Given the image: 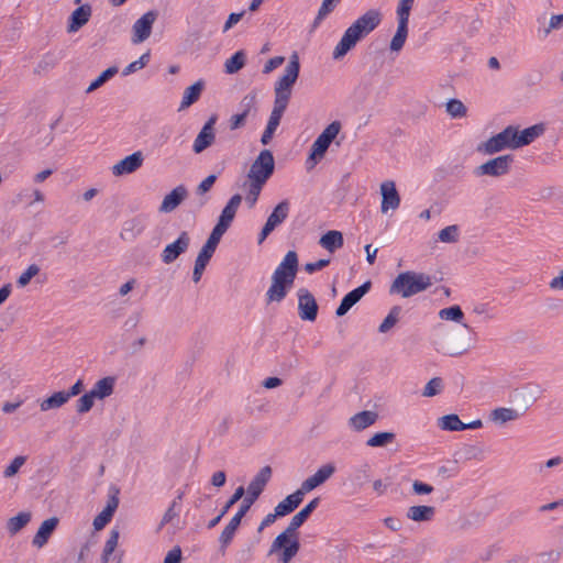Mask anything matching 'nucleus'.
<instances>
[{
    "mask_svg": "<svg viewBox=\"0 0 563 563\" xmlns=\"http://www.w3.org/2000/svg\"><path fill=\"white\" fill-rule=\"evenodd\" d=\"M383 20V14L378 9H369L357 18L343 33L341 40L332 52V58L340 60L352 51L358 42L372 33Z\"/></svg>",
    "mask_w": 563,
    "mask_h": 563,
    "instance_id": "f257e3e1",
    "label": "nucleus"
},
{
    "mask_svg": "<svg viewBox=\"0 0 563 563\" xmlns=\"http://www.w3.org/2000/svg\"><path fill=\"white\" fill-rule=\"evenodd\" d=\"M299 271L296 251H288L271 277V286L265 294L266 305L282 302L294 287Z\"/></svg>",
    "mask_w": 563,
    "mask_h": 563,
    "instance_id": "f03ea898",
    "label": "nucleus"
},
{
    "mask_svg": "<svg viewBox=\"0 0 563 563\" xmlns=\"http://www.w3.org/2000/svg\"><path fill=\"white\" fill-rule=\"evenodd\" d=\"M431 277L424 273H417L413 271L401 272L393 280L389 292L398 294L402 298H409L421 291H424L431 286Z\"/></svg>",
    "mask_w": 563,
    "mask_h": 563,
    "instance_id": "7ed1b4c3",
    "label": "nucleus"
},
{
    "mask_svg": "<svg viewBox=\"0 0 563 563\" xmlns=\"http://www.w3.org/2000/svg\"><path fill=\"white\" fill-rule=\"evenodd\" d=\"M413 2L415 0L398 1L396 9L397 30L389 43V49L391 53H399L406 44L409 32V16Z\"/></svg>",
    "mask_w": 563,
    "mask_h": 563,
    "instance_id": "20e7f679",
    "label": "nucleus"
},
{
    "mask_svg": "<svg viewBox=\"0 0 563 563\" xmlns=\"http://www.w3.org/2000/svg\"><path fill=\"white\" fill-rule=\"evenodd\" d=\"M300 75V62L296 52L289 57V62L284 69L283 75L275 82V98L290 100L292 88Z\"/></svg>",
    "mask_w": 563,
    "mask_h": 563,
    "instance_id": "39448f33",
    "label": "nucleus"
},
{
    "mask_svg": "<svg viewBox=\"0 0 563 563\" xmlns=\"http://www.w3.org/2000/svg\"><path fill=\"white\" fill-rule=\"evenodd\" d=\"M275 157L271 150L264 148L252 163L246 175L247 181L266 185L275 173Z\"/></svg>",
    "mask_w": 563,
    "mask_h": 563,
    "instance_id": "423d86ee",
    "label": "nucleus"
},
{
    "mask_svg": "<svg viewBox=\"0 0 563 563\" xmlns=\"http://www.w3.org/2000/svg\"><path fill=\"white\" fill-rule=\"evenodd\" d=\"M514 162L515 156L512 154L499 155L476 166L473 170V174L476 177H501L510 172Z\"/></svg>",
    "mask_w": 563,
    "mask_h": 563,
    "instance_id": "0eeeda50",
    "label": "nucleus"
},
{
    "mask_svg": "<svg viewBox=\"0 0 563 563\" xmlns=\"http://www.w3.org/2000/svg\"><path fill=\"white\" fill-rule=\"evenodd\" d=\"M505 150H517L509 125L476 147V151L484 155H494Z\"/></svg>",
    "mask_w": 563,
    "mask_h": 563,
    "instance_id": "6e6552de",
    "label": "nucleus"
},
{
    "mask_svg": "<svg viewBox=\"0 0 563 563\" xmlns=\"http://www.w3.org/2000/svg\"><path fill=\"white\" fill-rule=\"evenodd\" d=\"M299 550V540L278 534L273 541L268 554L277 553L279 563H289Z\"/></svg>",
    "mask_w": 563,
    "mask_h": 563,
    "instance_id": "1a4fd4ad",
    "label": "nucleus"
},
{
    "mask_svg": "<svg viewBox=\"0 0 563 563\" xmlns=\"http://www.w3.org/2000/svg\"><path fill=\"white\" fill-rule=\"evenodd\" d=\"M298 316L302 321L314 322L319 313V303L313 294L301 287L297 290Z\"/></svg>",
    "mask_w": 563,
    "mask_h": 563,
    "instance_id": "9d476101",
    "label": "nucleus"
},
{
    "mask_svg": "<svg viewBox=\"0 0 563 563\" xmlns=\"http://www.w3.org/2000/svg\"><path fill=\"white\" fill-rule=\"evenodd\" d=\"M119 494L120 489L117 486H110L107 504L93 519L92 526L95 531L102 530L111 522L120 504Z\"/></svg>",
    "mask_w": 563,
    "mask_h": 563,
    "instance_id": "9b49d317",
    "label": "nucleus"
},
{
    "mask_svg": "<svg viewBox=\"0 0 563 563\" xmlns=\"http://www.w3.org/2000/svg\"><path fill=\"white\" fill-rule=\"evenodd\" d=\"M516 148H521L534 142L538 137L543 135L547 125L543 122L530 125L526 129L520 130L519 125H509Z\"/></svg>",
    "mask_w": 563,
    "mask_h": 563,
    "instance_id": "f8f14e48",
    "label": "nucleus"
},
{
    "mask_svg": "<svg viewBox=\"0 0 563 563\" xmlns=\"http://www.w3.org/2000/svg\"><path fill=\"white\" fill-rule=\"evenodd\" d=\"M158 14L157 10H150L134 22L131 37L133 44L143 43L150 37Z\"/></svg>",
    "mask_w": 563,
    "mask_h": 563,
    "instance_id": "ddd939ff",
    "label": "nucleus"
},
{
    "mask_svg": "<svg viewBox=\"0 0 563 563\" xmlns=\"http://www.w3.org/2000/svg\"><path fill=\"white\" fill-rule=\"evenodd\" d=\"M218 121V114L213 113L209 117V119L205 122L201 130L197 134L194 144L192 152L195 154H200L207 148H209L216 140L214 126Z\"/></svg>",
    "mask_w": 563,
    "mask_h": 563,
    "instance_id": "4468645a",
    "label": "nucleus"
},
{
    "mask_svg": "<svg viewBox=\"0 0 563 563\" xmlns=\"http://www.w3.org/2000/svg\"><path fill=\"white\" fill-rule=\"evenodd\" d=\"M190 235L187 231L180 232L178 238L167 244L161 253V260L164 264L174 263L181 254L186 253L190 245Z\"/></svg>",
    "mask_w": 563,
    "mask_h": 563,
    "instance_id": "2eb2a0df",
    "label": "nucleus"
},
{
    "mask_svg": "<svg viewBox=\"0 0 563 563\" xmlns=\"http://www.w3.org/2000/svg\"><path fill=\"white\" fill-rule=\"evenodd\" d=\"M372 288V282L368 279L364 282L362 285L352 289L347 294L343 296L340 305L335 309V316L341 318L345 316L350 309L355 306Z\"/></svg>",
    "mask_w": 563,
    "mask_h": 563,
    "instance_id": "dca6fc26",
    "label": "nucleus"
},
{
    "mask_svg": "<svg viewBox=\"0 0 563 563\" xmlns=\"http://www.w3.org/2000/svg\"><path fill=\"white\" fill-rule=\"evenodd\" d=\"M143 153L141 151L133 152L112 166V174L117 177L130 175L136 172L143 165Z\"/></svg>",
    "mask_w": 563,
    "mask_h": 563,
    "instance_id": "f3484780",
    "label": "nucleus"
},
{
    "mask_svg": "<svg viewBox=\"0 0 563 563\" xmlns=\"http://www.w3.org/2000/svg\"><path fill=\"white\" fill-rule=\"evenodd\" d=\"M273 474V470L269 465L262 467L258 473L250 482L246 490V497L256 501L261 494L264 492L267 483L269 482Z\"/></svg>",
    "mask_w": 563,
    "mask_h": 563,
    "instance_id": "a211bd4d",
    "label": "nucleus"
},
{
    "mask_svg": "<svg viewBox=\"0 0 563 563\" xmlns=\"http://www.w3.org/2000/svg\"><path fill=\"white\" fill-rule=\"evenodd\" d=\"M92 9L89 3L80 4L67 18L66 30L68 33H75L85 26L91 18Z\"/></svg>",
    "mask_w": 563,
    "mask_h": 563,
    "instance_id": "6ab92c4d",
    "label": "nucleus"
},
{
    "mask_svg": "<svg viewBox=\"0 0 563 563\" xmlns=\"http://www.w3.org/2000/svg\"><path fill=\"white\" fill-rule=\"evenodd\" d=\"M188 197V189L185 185H178L173 188L162 200L158 208L162 213H169L178 208L183 201Z\"/></svg>",
    "mask_w": 563,
    "mask_h": 563,
    "instance_id": "aec40b11",
    "label": "nucleus"
},
{
    "mask_svg": "<svg viewBox=\"0 0 563 563\" xmlns=\"http://www.w3.org/2000/svg\"><path fill=\"white\" fill-rule=\"evenodd\" d=\"M382 205L380 210L383 213L388 209H397L400 205V195L393 180H386L380 185Z\"/></svg>",
    "mask_w": 563,
    "mask_h": 563,
    "instance_id": "412c9836",
    "label": "nucleus"
},
{
    "mask_svg": "<svg viewBox=\"0 0 563 563\" xmlns=\"http://www.w3.org/2000/svg\"><path fill=\"white\" fill-rule=\"evenodd\" d=\"M242 199L243 198L240 194H234L231 196V198L227 201L225 206L221 210L217 223L230 229L232 222L235 219L236 211L242 202Z\"/></svg>",
    "mask_w": 563,
    "mask_h": 563,
    "instance_id": "4be33fe9",
    "label": "nucleus"
},
{
    "mask_svg": "<svg viewBox=\"0 0 563 563\" xmlns=\"http://www.w3.org/2000/svg\"><path fill=\"white\" fill-rule=\"evenodd\" d=\"M58 523L59 519L57 517L45 519L38 527L33 538L32 544L37 548L44 547L56 530Z\"/></svg>",
    "mask_w": 563,
    "mask_h": 563,
    "instance_id": "5701e85b",
    "label": "nucleus"
},
{
    "mask_svg": "<svg viewBox=\"0 0 563 563\" xmlns=\"http://www.w3.org/2000/svg\"><path fill=\"white\" fill-rule=\"evenodd\" d=\"M205 87L206 81L203 79H198L192 85L185 88L178 111H183L196 103L200 99Z\"/></svg>",
    "mask_w": 563,
    "mask_h": 563,
    "instance_id": "b1692460",
    "label": "nucleus"
},
{
    "mask_svg": "<svg viewBox=\"0 0 563 563\" xmlns=\"http://www.w3.org/2000/svg\"><path fill=\"white\" fill-rule=\"evenodd\" d=\"M378 419V413L372 410H363L349 420V426L355 431H363L366 428L373 426Z\"/></svg>",
    "mask_w": 563,
    "mask_h": 563,
    "instance_id": "393cba45",
    "label": "nucleus"
},
{
    "mask_svg": "<svg viewBox=\"0 0 563 563\" xmlns=\"http://www.w3.org/2000/svg\"><path fill=\"white\" fill-rule=\"evenodd\" d=\"M114 386L115 377L106 376L98 379L89 391L93 395L96 399L103 400L113 394Z\"/></svg>",
    "mask_w": 563,
    "mask_h": 563,
    "instance_id": "a878e982",
    "label": "nucleus"
},
{
    "mask_svg": "<svg viewBox=\"0 0 563 563\" xmlns=\"http://www.w3.org/2000/svg\"><path fill=\"white\" fill-rule=\"evenodd\" d=\"M319 244L328 252L334 253L344 245L343 233L338 230H329L321 235Z\"/></svg>",
    "mask_w": 563,
    "mask_h": 563,
    "instance_id": "bb28decb",
    "label": "nucleus"
},
{
    "mask_svg": "<svg viewBox=\"0 0 563 563\" xmlns=\"http://www.w3.org/2000/svg\"><path fill=\"white\" fill-rule=\"evenodd\" d=\"M303 501V497L295 490L292 494L287 495L282 501L277 504L275 510L279 517H285L294 512Z\"/></svg>",
    "mask_w": 563,
    "mask_h": 563,
    "instance_id": "cd10ccee",
    "label": "nucleus"
},
{
    "mask_svg": "<svg viewBox=\"0 0 563 563\" xmlns=\"http://www.w3.org/2000/svg\"><path fill=\"white\" fill-rule=\"evenodd\" d=\"M484 459V450L475 444H464L454 453V464L467 462L471 460L482 461Z\"/></svg>",
    "mask_w": 563,
    "mask_h": 563,
    "instance_id": "c85d7f7f",
    "label": "nucleus"
},
{
    "mask_svg": "<svg viewBox=\"0 0 563 563\" xmlns=\"http://www.w3.org/2000/svg\"><path fill=\"white\" fill-rule=\"evenodd\" d=\"M289 211L290 202L287 199H284L274 207L271 214L267 217L266 222H268L269 225H273V228H277L287 219Z\"/></svg>",
    "mask_w": 563,
    "mask_h": 563,
    "instance_id": "c756f323",
    "label": "nucleus"
},
{
    "mask_svg": "<svg viewBox=\"0 0 563 563\" xmlns=\"http://www.w3.org/2000/svg\"><path fill=\"white\" fill-rule=\"evenodd\" d=\"M435 508L427 505H418L409 507L407 517L416 522L429 521L433 518Z\"/></svg>",
    "mask_w": 563,
    "mask_h": 563,
    "instance_id": "7c9ffc66",
    "label": "nucleus"
},
{
    "mask_svg": "<svg viewBox=\"0 0 563 563\" xmlns=\"http://www.w3.org/2000/svg\"><path fill=\"white\" fill-rule=\"evenodd\" d=\"M246 64V53L244 49H239L233 53L224 63V73L234 75L239 73Z\"/></svg>",
    "mask_w": 563,
    "mask_h": 563,
    "instance_id": "2f4dec72",
    "label": "nucleus"
},
{
    "mask_svg": "<svg viewBox=\"0 0 563 563\" xmlns=\"http://www.w3.org/2000/svg\"><path fill=\"white\" fill-rule=\"evenodd\" d=\"M522 415L523 412H519L517 409L514 408L498 407L492 410L490 420L497 424H504L508 421L520 418Z\"/></svg>",
    "mask_w": 563,
    "mask_h": 563,
    "instance_id": "473e14b6",
    "label": "nucleus"
},
{
    "mask_svg": "<svg viewBox=\"0 0 563 563\" xmlns=\"http://www.w3.org/2000/svg\"><path fill=\"white\" fill-rule=\"evenodd\" d=\"M32 515L30 511H20L11 517L7 522V530L10 536H14L27 526L31 521Z\"/></svg>",
    "mask_w": 563,
    "mask_h": 563,
    "instance_id": "72a5a7b5",
    "label": "nucleus"
},
{
    "mask_svg": "<svg viewBox=\"0 0 563 563\" xmlns=\"http://www.w3.org/2000/svg\"><path fill=\"white\" fill-rule=\"evenodd\" d=\"M438 427L444 431H464V422L456 413H448L438 419Z\"/></svg>",
    "mask_w": 563,
    "mask_h": 563,
    "instance_id": "f704fd0d",
    "label": "nucleus"
},
{
    "mask_svg": "<svg viewBox=\"0 0 563 563\" xmlns=\"http://www.w3.org/2000/svg\"><path fill=\"white\" fill-rule=\"evenodd\" d=\"M68 400L69 398L65 390L54 391L51 396H48L41 402V410L47 411L51 409L60 408L62 406L67 404Z\"/></svg>",
    "mask_w": 563,
    "mask_h": 563,
    "instance_id": "c9c22d12",
    "label": "nucleus"
},
{
    "mask_svg": "<svg viewBox=\"0 0 563 563\" xmlns=\"http://www.w3.org/2000/svg\"><path fill=\"white\" fill-rule=\"evenodd\" d=\"M118 73H119V67L118 66H110V67H108L107 69L101 71L99 74V76H97L90 82V85L86 89V93H90V92L99 89L100 87L106 85L110 79H112Z\"/></svg>",
    "mask_w": 563,
    "mask_h": 563,
    "instance_id": "e433bc0d",
    "label": "nucleus"
},
{
    "mask_svg": "<svg viewBox=\"0 0 563 563\" xmlns=\"http://www.w3.org/2000/svg\"><path fill=\"white\" fill-rule=\"evenodd\" d=\"M396 439V433L393 431H378L375 432L367 441L366 445L371 448H385L393 443Z\"/></svg>",
    "mask_w": 563,
    "mask_h": 563,
    "instance_id": "4c0bfd02",
    "label": "nucleus"
},
{
    "mask_svg": "<svg viewBox=\"0 0 563 563\" xmlns=\"http://www.w3.org/2000/svg\"><path fill=\"white\" fill-rule=\"evenodd\" d=\"M241 525L236 523L235 521L233 520H230L229 523L224 527V529L222 530L220 537H219V542H220V551L222 553L225 552V549L231 544V542L233 541V538L236 533V531L239 530Z\"/></svg>",
    "mask_w": 563,
    "mask_h": 563,
    "instance_id": "58836bf2",
    "label": "nucleus"
},
{
    "mask_svg": "<svg viewBox=\"0 0 563 563\" xmlns=\"http://www.w3.org/2000/svg\"><path fill=\"white\" fill-rule=\"evenodd\" d=\"M402 308L398 305L391 307L388 314L384 318L382 323L378 327L379 333H387L391 330L399 320V314L401 313Z\"/></svg>",
    "mask_w": 563,
    "mask_h": 563,
    "instance_id": "ea45409f",
    "label": "nucleus"
},
{
    "mask_svg": "<svg viewBox=\"0 0 563 563\" xmlns=\"http://www.w3.org/2000/svg\"><path fill=\"white\" fill-rule=\"evenodd\" d=\"M321 503V497H314L311 499L303 508H301L292 519L296 520L299 525H303L312 515V512L318 508Z\"/></svg>",
    "mask_w": 563,
    "mask_h": 563,
    "instance_id": "a19ab883",
    "label": "nucleus"
},
{
    "mask_svg": "<svg viewBox=\"0 0 563 563\" xmlns=\"http://www.w3.org/2000/svg\"><path fill=\"white\" fill-rule=\"evenodd\" d=\"M439 317L442 320L461 322L464 319V312L459 305H452L450 307L441 309L439 312Z\"/></svg>",
    "mask_w": 563,
    "mask_h": 563,
    "instance_id": "79ce46f5",
    "label": "nucleus"
},
{
    "mask_svg": "<svg viewBox=\"0 0 563 563\" xmlns=\"http://www.w3.org/2000/svg\"><path fill=\"white\" fill-rule=\"evenodd\" d=\"M257 92L255 90L250 91L247 95H245L241 102L240 108L242 109L241 112H245L246 115H250L251 112H254V115L257 112Z\"/></svg>",
    "mask_w": 563,
    "mask_h": 563,
    "instance_id": "37998d69",
    "label": "nucleus"
},
{
    "mask_svg": "<svg viewBox=\"0 0 563 563\" xmlns=\"http://www.w3.org/2000/svg\"><path fill=\"white\" fill-rule=\"evenodd\" d=\"M183 498V494H179L177 496V498H175L172 504L169 505V507L167 508V510L165 511L163 518H162V521H161V527L172 522V520L176 517L179 516V512H180V503L179 500H181Z\"/></svg>",
    "mask_w": 563,
    "mask_h": 563,
    "instance_id": "c03bdc74",
    "label": "nucleus"
},
{
    "mask_svg": "<svg viewBox=\"0 0 563 563\" xmlns=\"http://www.w3.org/2000/svg\"><path fill=\"white\" fill-rule=\"evenodd\" d=\"M151 60V52L147 51L144 54H142L139 59L130 63L128 66L123 68L122 76H129L133 73H135L139 69L144 68Z\"/></svg>",
    "mask_w": 563,
    "mask_h": 563,
    "instance_id": "a18cd8bd",
    "label": "nucleus"
},
{
    "mask_svg": "<svg viewBox=\"0 0 563 563\" xmlns=\"http://www.w3.org/2000/svg\"><path fill=\"white\" fill-rule=\"evenodd\" d=\"M460 228L456 224L448 225L438 232V238L443 243H455L459 240Z\"/></svg>",
    "mask_w": 563,
    "mask_h": 563,
    "instance_id": "49530a36",
    "label": "nucleus"
},
{
    "mask_svg": "<svg viewBox=\"0 0 563 563\" xmlns=\"http://www.w3.org/2000/svg\"><path fill=\"white\" fill-rule=\"evenodd\" d=\"M96 398L90 391H86L82 394L76 401V411L80 415L89 412L93 405Z\"/></svg>",
    "mask_w": 563,
    "mask_h": 563,
    "instance_id": "de8ad7c7",
    "label": "nucleus"
},
{
    "mask_svg": "<svg viewBox=\"0 0 563 563\" xmlns=\"http://www.w3.org/2000/svg\"><path fill=\"white\" fill-rule=\"evenodd\" d=\"M446 112L452 118H463L467 112V108L461 100L452 98L446 102Z\"/></svg>",
    "mask_w": 563,
    "mask_h": 563,
    "instance_id": "09e8293b",
    "label": "nucleus"
},
{
    "mask_svg": "<svg viewBox=\"0 0 563 563\" xmlns=\"http://www.w3.org/2000/svg\"><path fill=\"white\" fill-rule=\"evenodd\" d=\"M444 384L441 377H432L424 386L422 396L434 397L443 390Z\"/></svg>",
    "mask_w": 563,
    "mask_h": 563,
    "instance_id": "8fccbe9b",
    "label": "nucleus"
},
{
    "mask_svg": "<svg viewBox=\"0 0 563 563\" xmlns=\"http://www.w3.org/2000/svg\"><path fill=\"white\" fill-rule=\"evenodd\" d=\"M247 184H249V188H247V192L245 196V201H246L249 208H253L258 200V197L261 195V191L264 188V185L254 183V181H247Z\"/></svg>",
    "mask_w": 563,
    "mask_h": 563,
    "instance_id": "3c124183",
    "label": "nucleus"
},
{
    "mask_svg": "<svg viewBox=\"0 0 563 563\" xmlns=\"http://www.w3.org/2000/svg\"><path fill=\"white\" fill-rule=\"evenodd\" d=\"M289 101L285 99L275 98L273 110L269 115V120L275 121L278 125L283 119V115L288 107Z\"/></svg>",
    "mask_w": 563,
    "mask_h": 563,
    "instance_id": "603ef678",
    "label": "nucleus"
},
{
    "mask_svg": "<svg viewBox=\"0 0 563 563\" xmlns=\"http://www.w3.org/2000/svg\"><path fill=\"white\" fill-rule=\"evenodd\" d=\"M40 273V267L36 264H31L16 279V286L24 288L30 284L33 277Z\"/></svg>",
    "mask_w": 563,
    "mask_h": 563,
    "instance_id": "864d4df0",
    "label": "nucleus"
},
{
    "mask_svg": "<svg viewBox=\"0 0 563 563\" xmlns=\"http://www.w3.org/2000/svg\"><path fill=\"white\" fill-rule=\"evenodd\" d=\"M58 62V57L56 56L55 53H52V52H47L46 54H44L41 58V60L38 62L36 68H35V73H41V71H47L52 68L55 67V65L57 64Z\"/></svg>",
    "mask_w": 563,
    "mask_h": 563,
    "instance_id": "5fc2aeb1",
    "label": "nucleus"
},
{
    "mask_svg": "<svg viewBox=\"0 0 563 563\" xmlns=\"http://www.w3.org/2000/svg\"><path fill=\"white\" fill-rule=\"evenodd\" d=\"M341 129L342 124L340 121H332L324 128V130L319 134V136L328 141L329 143H332L339 135Z\"/></svg>",
    "mask_w": 563,
    "mask_h": 563,
    "instance_id": "6e6d98bb",
    "label": "nucleus"
},
{
    "mask_svg": "<svg viewBox=\"0 0 563 563\" xmlns=\"http://www.w3.org/2000/svg\"><path fill=\"white\" fill-rule=\"evenodd\" d=\"M335 470L336 467L333 463H327L319 467L313 476L321 486L335 473Z\"/></svg>",
    "mask_w": 563,
    "mask_h": 563,
    "instance_id": "4d7b16f0",
    "label": "nucleus"
},
{
    "mask_svg": "<svg viewBox=\"0 0 563 563\" xmlns=\"http://www.w3.org/2000/svg\"><path fill=\"white\" fill-rule=\"evenodd\" d=\"M229 228H225L219 223L216 222L214 227L212 228L209 236L206 240V243L210 244L213 247H218L222 236L227 233Z\"/></svg>",
    "mask_w": 563,
    "mask_h": 563,
    "instance_id": "13d9d810",
    "label": "nucleus"
},
{
    "mask_svg": "<svg viewBox=\"0 0 563 563\" xmlns=\"http://www.w3.org/2000/svg\"><path fill=\"white\" fill-rule=\"evenodd\" d=\"M26 462V456L24 455H18L15 456L9 465L3 471V476L7 478L13 477L16 475L20 471V468L24 465Z\"/></svg>",
    "mask_w": 563,
    "mask_h": 563,
    "instance_id": "bf43d9fd",
    "label": "nucleus"
},
{
    "mask_svg": "<svg viewBox=\"0 0 563 563\" xmlns=\"http://www.w3.org/2000/svg\"><path fill=\"white\" fill-rule=\"evenodd\" d=\"M563 26V13L553 14L550 18L549 26L544 30H539V37L544 40L552 30H560Z\"/></svg>",
    "mask_w": 563,
    "mask_h": 563,
    "instance_id": "052dcab7",
    "label": "nucleus"
},
{
    "mask_svg": "<svg viewBox=\"0 0 563 563\" xmlns=\"http://www.w3.org/2000/svg\"><path fill=\"white\" fill-rule=\"evenodd\" d=\"M218 177H219V174H210V175H208L196 187V194L198 196L206 195L208 191H210L212 189V187L216 184Z\"/></svg>",
    "mask_w": 563,
    "mask_h": 563,
    "instance_id": "680f3d73",
    "label": "nucleus"
},
{
    "mask_svg": "<svg viewBox=\"0 0 563 563\" xmlns=\"http://www.w3.org/2000/svg\"><path fill=\"white\" fill-rule=\"evenodd\" d=\"M371 466L368 463H363L360 467H357L354 472L353 482L363 485L367 483L371 478Z\"/></svg>",
    "mask_w": 563,
    "mask_h": 563,
    "instance_id": "e2e57ef3",
    "label": "nucleus"
},
{
    "mask_svg": "<svg viewBox=\"0 0 563 563\" xmlns=\"http://www.w3.org/2000/svg\"><path fill=\"white\" fill-rule=\"evenodd\" d=\"M331 143L318 135L310 146V151H312L316 156L324 157Z\"/></svg>",
    "mask_w": 563,
    "mask_h": 563,
    "instance_id": "0e129e2a",
    "label": "nucleus"
},
{
    "mask_svg": "<svg viewBox=\"0 0 563 563\" xmlns=\"http://www.w3.org/2000/svg\"><path fill=\"white\" fill-rule=\"evenodd\" d=\"M245 494V489L243 486H239L234 493L231 495V497L225 501L223 507L220 509L222 514H228L229 510L240 500L243 498Z\"/></svg>",
    "mask_w": 563,
    "mask_h": 563,
    "instance_id": "69168bd1",
    "label": "nucleus"
},
{
    "mask_svg": "<svg viewBox=\"0 0 563 563\" xmlns=\"http://www.w3.org/2000/svg\"><path fill=\"white\" fill-rule=\"evenodd\" d=\"M255 501L250 499L249 497H244L243 501L241 503L238 511L235 512V515L231 518V520L235 521L236 523L241 525L242 522V519L245 517V515L249 512V510L251 509L252 505L254 504Z\"/></svg>",
    "mask_w": 563,
    "mask_h": 563,
    "instance_id": "338daca9",
    "label": "nucleus"
},
{
    "mask_svg": "<svg viewBox=\"0 0 563 563\" xmlns=\"http://www.w3.org/2000/svg\"><path fill=\"white\" fill-rule=\"evenodd\" d=\"M278 126L279 125L275 123V121L268 119L265 130L261 136V143L263 145H268L272 142Z\"/></svg>",
    "mask_w": 563,
    "mask_h": 563,
    "instance_id": "774afa93",
    "label": "nucleus"
}]
</instances>
